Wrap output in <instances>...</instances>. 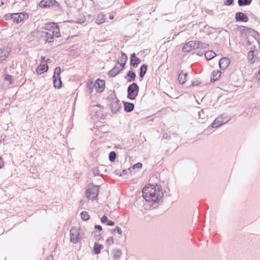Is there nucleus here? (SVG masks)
Masks as SVG:
<instances>
[{
  "mask_svg": "<svg viewBox=\"0 0 260 260\" xmlns=\"http://www.w3.org/2000/svg\"><path fill=\"white\" fill-rule=\"evenodd\" d=\"M142 193L143 197L146 201L152 202L153 208H156L158 206L163 196V193L160 192V189L156 184L145 186L142 190Z\"/></svg>",
  "mask_w": 260,
  "mask_h": 260,
  "instance_id": "nucleus-1",
  "label": "nucleus"
},
{
  "mask_svg": "<svg viewBox=\"0 0 260 260\" xmlns=\"http://www.w3.org/2000/svg\"><path fill=\"white\" fill-rule=\"evenodd\" d=\"M107 100H108L109 102V106L110 108L112 114H115L117 113L121 109L120 101L117 98L114 91H112V92L109 94L107 98Z\"/></svg>",
  "mask_w": 260,
  "mask_h": 260,
  "instance_id": "nucleus-2",
  "label": "nucleus"
},
{
  "mask_svg": "<svg viewBox=\"0 0 260 260\" xmlns=\"http://www.w3.org/2000/svg\"><path fill=\"white\" fill-rule=\"evenodd\" d=\"M231 119V118L225 114H223L217 117L211 123V124L208 127V129L210 128H218L223 124H225Z\"/></svg>",
  "mask_w": 260,
  "mask_h": 260,
  "instance_id": "nucleus-3",
  "label": "nucleus"
},
{
  "mask_svg": "<svg viewBox=\"0 0 260 260\" xmlns=\"http://www.w3.org/2000/svg\"><path fill=\"white\" fill-rule=\"evenodd\" d=\"M139 91V86L135 82L129 85L127 89V98L130 100H136Z\"/></svg>",
  "mask_w": 260,
  "mask_h": 260,
  "instance_id": "nucleus-4",
  "label": "nucleus"
},
{
  "mask_svg": "<svg viewBox=\"0 0 260 260\" xmlns=\"http://www.w3.org/2000/svg\"><path fill=\"white\" fill-rule=\"evenodd\" d=\"M40 32L42 31L35 30L28 36V40L32 45L37 46L41 43Z\"/></svg>",
  "mask_w": 260,
  "mask_h": 260,
  "instance_id": "nucleus-5",
  "label": "nucleus"
},
{
  "mask_svg": "<svg viewBox=\"0 0 260 260\" xmlns=\"http://www.w3.org/2000/svg\"><path fill=\"white\" fill-rule=\"evenodd\" d=\"M99 192V186L91 184L86 190L87 198L93 200L98 197Z\"/></svg>",
  "mask_w": 260,
  "mask_h": 260,
  "instance_id": "nucleus-6",
  "label": "nucleus"
},
{
  "mask_svg": "<svg viewBox=\"0 0 260 260\" xmlns=\"http://www.w3.org/2000/svg\"><path fill=\"white\" fill-rule=\"evenodd\" d=\"M29 15L25 12L14 13L13 22L18 23L27 19Z\"/></svg>",
  "mask_w": 260,
  "mask_h": 260,
  "instance_id": "nucleus-7",
  "label": "nucleus"
},
{
  "mask_svg": "<svg viewBox=\"0 0 260 260\" xmlns=\"http://www.w3.org/2000/svg\"><path fill=\"white\" fill-rule=\"evenodd\" d=\"M39 34L41 35V42L51 43L54 41V36L52 33L46 31H42V32H40Z\"/></svg>",
  "mask_w": 260,
  "mask_h": 260,
  "instance_id": "nucleus-8",
  "label": "nucleus"
},
{
  "mask_svg": "<svg viewBox=\"0 0 260 260\" xmlns=\"http://www.w3.org/2000/svg\"><path fill=\"white\" fill-rule=\"evenodd\" d=\"M58 6L59 4L55 0H42L39 4L41 8H46L52 6Z\"/></svg>",
  "mask_w": 260,
  "mask_h": 260,
  "instance_id": "nucleus-9",
  "label": "nucleus"
},
{
  "mask_svg": "<svg viewBox=\"0 0 260 260\" xmlns=\"http://www.w3.org/2000/svg\"><path fill=\"white\" fill-rule=\"evenodd\" d=\"M94 84L96 92L101 93L104 91L105 86V82L104 80L98 78Z\"/></svg>",
  "mask_w": 260,
  "mask_h": 260,
  "instance_id": "nucleus-10",
  "label": "nucleus"
},
{
  "mask_svg": "<svg viewBox=\"0 0 260 260\" xmlns=\"http://www.w3.org/2000/svg\"><path fill=\"white\" fill-rule=\"evenodd\" d=\"M79 232L75 228H72L70 230V241L74 243H77L78 241Z\"/></svg>",
  "mask_w": 260,
  "mask_h": 260,
  "instance_id": "nucleus-11",
  "label": "nucleus"
},
{
  "mask_svg": "<svg viewBox=\"0 0 260 260\" xmlns=\"http://www.w3.org/2000/svg\"><path fill=\"white\" fill-rule=\"evenodd\" d=\"M129 59L130 65L134 68H137L141 61V59L136 56L135 53H133L131 54Z\"/></svg>",
  "mask_w": 260,
  "mask_h": 260,
  "instance_id": "nucleus-12",
  "label": "nucleus"
},
{
  "mask_svg": "<svg viewBox=\"0 0 260 260\" xmlns=\"http://www.w3.org/2000/svg\"><path fill=\"white\" fill-rule=\"evenodd\" d=\"M235 20L237 22H246L249 20V18L247 15L241 12H237L235 14Z\"/></svg>",
  "mask_w": 260,
  "mask_h": 260,
  "instance_id": "nucleus-13",
  "label": "nucleus"
},
{
  "mask_svg": "<svg viewBox=\"0 0 260 260\" xmlns=\"http://www.w3.org/2000/svg\"><path fill=\"white\" fill-rule=\"evenodd\" d=\"M127 59L128 57L127 55L124 52L121 51V56L120 57L119 61L117 62V64H119V66L123 70L125 68Z\"/></svg>",
  "mask_w": 260,
  "mask_h": 260,
  "instance_id": "nucleus-14",
  "label": "nucleus"
},
{
  "mask_svg": "<svg viewBox=\"0 0 260 260\" xmlns=\"http://www.w3.org/2000/svg\"><path fill=\"white\" fill-rule=\"evenodd\" d=\"M230 63V60L228 57H222L219 60V66L220 69H225Z\"/></svg>",
  "mask_w": 260,
  "mask_h": 260,
  "instance_id": "nucleus-15",
  "label": "nucleus"
},
{
  "mask_svg": "<svg viewBox=\"0 0 260 260\" xmlns=\"http://www.w3.org/2000/svg\"><path fill=\"white\" fill-rule=\"evenodd\" d=\"M123 69L116 64L109 73L108 75L111 77H114L117 76Z\"/></svg>",
  "mask_w": 260,
  "mask_h": 260,
  "instance_id": "nucleus-16",
  "label": "nucleus"
},
{
  "mask_svg": "<svg viewBox=\"0 0 260 260\" xmlns=\"http://www.w3.org/2000/svg\"><path fill=\"white\" fill-rule=\"evenodd\" d=\"M10 52V49L9 48H0V57L2 58L1 60H5L9 56Z\"/></svg>",
  "mask_w": 260,
  "mask_h": 260,
  "instance_id": "nucleus-17",
  "label": "nucleus"
},
{
  "mask_svg": "<svg viewBox=\"0 0 260 260\" xmlns=\"http://www.w3.org/2000/svg\"><path fill=\"white\" fill-rule=\"evenodd\" d=\"M193 44V41H190L185 43L182 47V51L184 52H187L194 50V46H192Z\"/></svg>",
  "mask_w": 260,
  "mask_h": 260,
  "instance_id": "nucleus-18",
  "label": "nucleus"
},
{
  "mask_svg": "<svg viewBox=\"0 0 260 260\" xmlns=\"http://www.w3.org/2000/svg\"><path fill=\"white\" fill-rule=\"evenodd\" d=\"M136 77V73L132 69L128 71L125 78L127 79L128 82H131L135 80Z\"/></svg>",
  "mask_w": 260,
  "mask_h": 260,
  "instance_id": "nucleus-19",
  "label": "nucleus"
},
{
  "mask_svg": "<svg viewBox=\"0 0 260 260\" xmlns=\"http://www.w3.org/2000/svg\"><path fill=\"white\" fill-rule=\"evenodd\" d=\"M48 66L47 64H40L36 68V72L39 74H42L47 71Z\"/></svg>",
  "mask_w": 260,
  "mask_h": 260,
  "instance_id": "nucleus-20",
  "label": "nucleus"
},
{
  "mask_svg": "<svg viewBox=\"0 0 260 260\" xmlns=\"http://www.w3.org/2000/svg\"><path fill=\"white\" fill-rule=\"evenodd\" d=\"M124 110L126 112H131L134 109V104L128 102H123Z\"/></svg>",
  "mask_w": 260,
  "mask_h": 260,
  "instance_id": "nucleus-21",
  "label": "nucleus"
},
{
  "mask_svg": "<svg viewBox=\"0 0 260 260\" xmlns=\"http://www.w3.org/2000/svg\"><path fill=\"white\" fill-rule=\"evenodd\" d=\"M221 74V73L220 71L218 70L214 71L211 74V82H214L215 81L218 80L220 78Z\"/></svg>",
  "mask_w": 260,
  "mask_h": 260,
  "instance_id": "nucleus-22",
  "label": "nucleus"
},
{
  "mask_svg": "<svg viewBox=\"0 0 260 260\" xmlns=\"http://www.w3.org/2000/svg\"><path fill=\"white\" fill-rule=\"evenodd\" d=\"M187 76V73H183V71H181L178 77V81L181 84H183L186 81V77Z\"/></svg>",
  "mask_w": 260,
  "mask_h": 260,
  "instance_id": "nucleus-23",
  "label": "nucleus"
},
{
  "mask_svg": "<svg viewBox=\"0 0 260 260\" xmlns=\"http://www.w3.org/2000/svg\"><path fill=\"white\" fill-rule=\"evenodd\" d=\"M148 69V66L146 64H143L140 68L139 76L142 80L146 74Z\"/></svg>",
  "mask_w": 260,
  "mask_h": 260,
  "instance_id": "nucleus-24",
  "label": "nucleus"
},
{
  "mask_svg": "<svg viewBox=\"0 0 260 260\" xmlns=\"http://www.w3.org/2000/svg\"><path fill=\"white\" fill-rule=\"evenodd\" d=\"M106 20V15L103 13L99 14L95 19V23L98 24H101L105 22Z\"/></svg>",
  "mask_w": 260,
  "mask_h": 260,
  "instance_id": "nucleus-25",
  "label": "nucleus"
},
{
  "mask_svg": "<svg viewBox=\"0 0 260 260\" xmlns=\"http://www.w3.org/2000/svg\"><path fill=\"white\" fill-rule=\"evenodd\" d=\"M53 81L55 88L59 89L62 87V81L61 78L53 77Z\"/></svg>",
  "mask_w": 260,
  "mask_h": 260,
  "instance_id": "nucleus-26",
  "label": "nucleus"
},
{
  "mask_svg": "<svg viewBox=\"0 0 260 260\" xmlns=\"http://www.w3.org/2000/svg\"><path fill=\"white\" fill-rule=\"evenodd\" d=\"M104 246L101 244L94 243L93 247V251L95 254H98L101 253V250L103 248Z\"/></svg>",
  "mask_w": 260,
  "mask_h": 260,
  "instance_id": "nucleus-27",
  "label": "nucleus"
},
{
  "mask_svg": "<svg viewBox=\"0 0 260 260\" xmlns=\"http://www.w3.org/2000/svg\"><path fill=\"white\" fill-rule=\"evenodd\" d=\"M216 53L212 50H209L205 53V56L207 60H211L215 57Z\"/></svg>",
  "mask_w": 260,
  "mask_h": 260,
  "instance_id": "nucleus-28",
  "label": "nucleus"
},
{
  "mask_svg": "<svg viewBox=\"0 0 260 260\" xmlns=\"http://www.w3.org/2000/svg\"><path fill=\"white\" fill-rule=\"evenodd\" d=\"M252 2V0H238V4L239 6L243 7L246 6L250 5Z\"/></svg>",
  "mask_w": 260,
  "mask_h": 260,
  "instance_id": "nucleus-29",
  "label": "nucleus"
},
{
  "mask_svg": "<svg viewBox=\"0 0 260 260\" xmlns=\"http://www.w3.org/2000/svg\"><path fill=\"white\" fill-rule=\"evenodd\" d=\"M52 29L51 33L53 34L54 37L58 38L60 36L59 28L57 25L53 26Z\"/></svg>",
  "mask_w": 260,
  "mask_h": 260,
  "instance_id": "nucleus-30",
  "label": "nucleus"
},
{
  "mask_svg": "<svg viewBox=\"0 0 260 260\" xmlns=\"http://www.w3.org/2000/svg\"><path fill=\"white\" fill-rule=\"evenodd\" d=\"M248 57L249 61L251 64H253L255 62L254 52L253 50H250L248 52Z\"/></svg>",
  "mask_w": 260,
  "mask_h": 260,
  "instance_id": "nucleus-31",
  "label": "nucleus"
},
{
  "mask_svg": "<svg viewBox=\"0 0 260 260\" xmlns=\"http://www.w3.org/2000/svg\"><path fill=\"white\" fill-rule=\"evenodd\" d=\"M86 88L87 91L89 93H91L92 92L93 88H95L94 84L93 83L92 81H89L86 84Z\"/></svg>",
  "mask_w": 260,
  "mask_h": 260,
  "instance_id": "nucleus-32",
  "label": "nucleus"
},
{
  "mask_svg": "<svg viewBox=\"0 0 260 260\" xmlns=\"http://www.w3.org/2000/svg\"><path fill=\"white\" fill-rule=\"evenodd\" d=\"M207 110V109H203L199 112L198 115L200 119H205L208 116L206 112Z\"/></svg>",
  "mask_w": 260,
  "mask_h": 260,
  "instance_id": "nucleus-33",
  "label": "nucleus"
},
{
  "mask_svg": "<svg viewBox=\"0 0 260 260\" xmlns=\"http://www.w3.org/2000/svg\"><path fill=\"white\" fill-rule=\"evenodd\" d=\"M80 216L81 219L84 221H87L90 218V216L88 213L87 211H85L81 212V213H80Z\"/></svg>",
  "mask_w": 260,
  "mask_h": 260,
  "instance_id": "nucleus-34",
  "label": "nucleus"
},
{
  "mask_svg": "<svg viewBox=\"0 0 260 260\" xmlns=\"http://www.w3.org/2000/svg\"><path fill=\"white\" fill-rule=\"evenodd\" d=\"M61 68L60 67H57L54 70V74L53 77L60 78V75L61 74Z\"/></svg>",
  "mask_w": 260,
  "mask_h": 260,
  "instance_id": "nucleus-35",
  "label": "nucleus"
},
{
  "mask_svg": "<svg viewBox=\"0 0 260 260\" xmlns=\"http://www.w3.org/2000/svg\"><path fill=\"white\" fill-rule=\"evenodd\" d=\"M116 157V153L115 151H111L109 154V159L110 161L113 162L115 160Z\"/></svg>",
  "mask_w": 260,
  "mask_h": 260,
  "instance_id": "nucleus-36",
  "label": "nucleus"
},
{
  "mask_svg": "<svg viewBox=\"0 0 260 260\" xmlns=\"http://www.w3.org/2000/svg\"><path fill=\"white\" fill-rule=\"evenodd\" d=\"M248 35L252 36L255 39H256V38L259 37V34L257 31L251 28L250 31H249V32L248 34Z\"/></svg>",
  "mask_w": 260,
  "mask_h": 260,
  "instance_id": "nucleus-37",
  "label": "nucleus"
},
{
  "mask_svg": "<svg viewBox=\"0 0 260 260\" xmlns=\"http://www.w3.org/2000/svg\"><path fill=\"white\" fill-rule=\"evenodd\" d=\"M121 255V251L120 249H116L113 252V257L114 259L119 258Z\"/></svg>",
  "mask_w": 260,
  "mask_h": 260,
  "instance_id": "nucleus-38",
  "label": "nucleus"
},
{
  "mask_svg": "<svg viewBox=\"0 0 260 260\" xmlns=\"http://www.w3.org/2000/svg\"><path fill=\"white\" fill-rule=\"evenodd\" d=\"M110 232L111 234H114L115 232H116L119 235H121L122 233L121 228L118 226H116L115 229H112L110 230Z\"/></svg>",
  "mask_w": 260,
  "mask_h": 260,
  "instance_id": "nucleus-39",
  "label": "nucleus"
},
{
  "mask_svg": "<svg viewBox=\"0 0 260 260\" xmlns=\"http://www.w3.org/2000/svg\"><path fill=\"white\" fill-rule=\"evenodd\" d=\"M4 79L6 81H9L10 84H12L13 82V77L9 74H5Z\"/></svg>",
  "mask_w": 260,
  "mask_h": 260,
  "instance_id": "nucleus-40",
  "label": "nucleus"
},
{
  "mask_svg": "<svg viewBox=\"0 0 260 260\" xmlns=\"http://www.w3.org/2000/svg\"><path fill=\"white\" fill-rule=\"evenodd\" d=\"M5 19L7 20H12L13 21L14 13H8L5 15Z\"/></svg>",
  "mask_w": 260,
  "mask_h": 260,
  "instance_id": "nucleus-41",
  "label": "nucleus"
},
{
  "mask_svg": "<svg viewBox=\"0 0 260 260\" xmlns=\"http://www.w3.org/2000/svg\"><path fill=\"white\" fill-rule=\"evenodd\" d=\"M241 27L243 28V29L242 30V32L246 34H248L249 32V31H250L251 30V28L247 27L246 26H242Z\"/></svg>",
  "mask_w": 260,
  "mask_h": 260,
  "instance_id": "nucleus-42",
  "label": "nucleus"
},
{
  "mask_svg": "<svg viewBox=\"0 0 260 260\" xmlns=\"http://www.w3.org/2000/svg\"><path fill=\"white\" fill-rule=\"evenodd\" d=\"M142 167V164L141 162H137L134 165V166L132 167V169L134 170L135 169H141Z\"/></svg>",
  "mask_w": 260,
  "mask_h": 260,
  "instance_id": "nucleus-43",
  "label": "nucleus"
},
{
  "mask_svg": "<svg viewBox=\"0 0 260 260\" xmlns=\"http://www.w3.org/2000/svg\"><path fill=\"white\" fill-rule=\"evenodd\" d=\"M208 44L206 43H204V42H201L200 41V46H199V48H201V49H205L208 46Z\"/></svg>",
  "mask_w": 260,
  "mask_h": 260,
  "instance_id": "nucleus-44",
  "label": "nucleus"
},
{
  "mask_svg": "<svg viewBox=\"0 0 260 260\" xmlns=\"http://www.w3.org/2000/svg\"><path fill=\"white\" fill-rule=\"evenodd\" d=\"M234 0H225L224 4L225 5L229 6L233 4Z\"/></svg>",
  "mask_w": 260,
  "mask_h": 260,
  "instance_id": "nucleus-45",
  "label": "nucleus"
},
{
  "mask_svg": "<svg viewBox=\"0 0 260 260\" xmlns=\"http://www.w3.org/2000/svg\"><path fill=\"white\" fill-rule=\"evenodd\" d=\"M193 44L192 46H194V49L199 48V46L200 44V41H193Z\"/></svg>",
  "mask_w": 260,
  "mask_h": 260,
  "instance_id": "nucleus-46",
  "label": "nucleus"
},
{
  "mask_svg": "<svg viewBox=\"0 0 260 260\" xmlns=\"http://www.w3.org/2000/svg\"><path fill=\"white\" fill-rule=\"evenodd\" d=\"M106 242L108 245H112L113 244V238L112 237H109L107 240Z\"/></svg>",
  "mask_w": 260,
  "mask_h": 260,
  "instance_id": "nucleus-47",
  "label": "nucleus"
},
{
  "mask_svg": "<svg viewBox=\"0 0 260 260\" xmlns=\"http://www.w3.org/2000/svg\"><path fill=\"white\" fill-rule=\"evenodd\" d=\"M108 220V217L106 215H104L103 216H102V217L101 219V221L103 223H105L106 222H107Z\"/></svg>",
  "mask_w": 260,
  "mask_h": 260,
  "instance_id": "nucleus-48",
  "label": "nucleus"
},
{
  "mask_svg": "<svg viewBox=\"0 0 260 260\" xmlns=\"http://www.w3.org/2000/svg\"><path fill=\"white\" fill-rule=\"evenodd\" d=\"M201 83V82L199 81L198 80H196L192 82L191 85L193 86H199Z\"/></svg>",
  "mask_w": 260,
  "mask_h": 260,
  "instance_id": "nucleus-49",
  "label": "nucleus"
},
{
  "mask_svg": "<svg viewBox=\"0 0 260 260\" xmlns=\"http://www.w3.org/2000/svg\"><path fill=\"white\" fill-rule=\"evenodd\" d=\"M131 169V168H129L128 169V170H123L122 172V173L120 174V176H122V175H124L125 174H126L128 172H129L130 173H131V171H130Z\"/></svg>",
  "mask_w": 260,
  "mask_h": 260,
  "instance_id": "nucleus-50",
  "label": "nucleus"
},
{
  "mask_svg": "<svg viewBox=\"0 0 260 260\" xmlns=\"http://www.w3.org/2000/svg\"><path fill=\"white\" fill-rule=\"evenodd\" d=\"M92 235L94 236V237H100L101 236V234H99L98 232L96 231H93L92 232Z\"/></svg>",
  "mask_w": 260,
  "mask_h": 260,
  "instance_id": "nucleus-51",
  "label": "nucleus"
},
{
  "mask_svg": "<svg viewBox=\"0 0 260 260\" xmlns=\"http://www.w3.org/2000/svg\"><path fill=\"white\" fill-rule=\"evenodd\" d=\"M94 229L98 230L100 231H101L102 230V227L100 225H94Z\"/></svg>",
  "mask_w": 260,
  "mask_h": 260,
  "instance_id": "nucleus-52",
  "label": "nucleus"
},
{
  "mask_svg": "<svg viewBox=\"0 0 260 260\" xmlns=\"http://www.w3.org/2000/svg\"><path fill=\"white\" fill-rule=\"evenodd\" d=\"M114 224H115L114 221H113L112 220H108V221H107V225H108L112 226V225H114Z\"/></svg>",
  "mask_w": 260,
  "mask_h": 260,
  "instance_id": "nucleus-53",
  "label": "nucleus"
},
{
  "mask_svg": "<svg viewBox=\"0 0 260 260\" xmlns=\"http://www.w3.org/2000/svg\"><path fill=\"white\" fill-rule=\"evenodd\" d=\"M4 166V162L3 160V158L1 156H0V169L2 168Z\"/></svg>",
  "mask_w": 260,
  "mask_h": 260,
  "instance_id": "nucleus-54",
  "label": "nucleus"
},
{
  "mask_svg": "<svg viewBox=\"0 0 260 260\" xmlns=\"http://www.w3.org/2000/svg\"><path fill=\"white\" fill-rule=\"evenodd\" d=\"M99 171L98 170H94L93 174L94 176H98L99 175Z\"/></svg>",
  "mask_w": 260,
  "mask_h": 260,
  "instance_id": "nucleus-55",
  "label": "nucleus"
},
{
  "mask_svg": "<svg viewBox=\"0 0 260 260\" xmlns=\"http://www.w3.org/2000/svg\"><path fill=\"white\" fill-rule=\"evenodd\" d=\"M116 148H120V149H121V147L120 145H118L117 146H116Z\"/></svg>",
  "mask_w": 260,
  "mask_h": 260,
  "instance_id": "nucleus-56",
  "label": "nucleus"
},
{
  "mask_svg": "<svg viewBox=\"0 0 260 260\" xmlns=\"http://www.w3.org/2000/svg\"><path fill=\"white\" fill-rule=\"evenodd\" d=\"M83 21H81V20H78V21L77 22V23H83Z\"/></svg>",
  "mask_w": 260,
  "mask_h": 260,
  "instance_id": "nucleus-57",
  "label": "nucleus"
},
{
  "mask_svg": "<svg viewBox=\"0 0 260 260\" xmlns=\"http://www.w3.org/2000/svg\"><path fill=\"white\" fill-rule=\"evenodd\" d=\"M50 62V60L49 59H48L46 60V62L47 63H49Z\"/></svg>",
  "mask_w": 260,
  "mask_h": 260,
  "instance_id": "nucleus-58",
  "label": "nucleus"
},
{
  "mask_svg": "<svg viewBox=\"0 0 260 260\" xmlns=\"http://www.w3.org/2000/svg\"><path fill=\"white\" fill-rule=\"evenodd\" d=\"M113 18H114V16H110V19H113Z\"/></svg>",
  "mask_w": 260,
  "mask_h": 260,
  "instance_id": "nucleus-59",
  "label": "nucleus"
},
{
  "mask_svg": "<svg viewBox=\"0 0 260 260\" xmlns=\"http://www.w3.org/2000/svg\"><path fill=\"white\" fill-rule=\"evenodd\" d=\"M1 59H2V58L0 57V63H1L4 61V60H1Z\"/></svg>",
  "mask_w": 260,
  "mask_h": 260,
  "instance_id": "nucleus-60",
  "label": "nucleus"
},
{
  "mask_svg": "<svg viewBox=\"0 0 260 260\" xmlns=\"http://www.w3.org/2000/svg\"><path fill=\"white\" fill-rule=\"evenodd\" d=\"M95 106H96V107H101V105H100L98 104V105H95Z\"/></svg>",
  "mask_w": 260,
  "mask_h": 260,
  "instance_id": "nucleus-61",
  "label": "nucleus"
},
{
  "mask_svg": "<svg viewBox=\"0 0 260 260\" xmlns=\"http://www.w3.org/2000/svg\"><path fill=\"white\" fill-rule=\"evenodd\" d=\"M42 60H44V59H45V57H44V56H42Z\"/></svg>",
  "mask_w": 260,
  "mask_h": 260,
  "instance_id": "nucleus-62",
  "label": "nucleus"
},
{
  "mask_svg": "<svg viewBox=\"0 0 260 260\" xmlns=\"http://www.w3.org/2000/svg\"><path fill=\"white\" fill-rule=\"evenodd\" d=\"M258 75H259V76L260 77V69L259 70V71H258Z\"/></svg>",
  "mask_w": 260,
  "mask_h": 260,
  "instance_id": "nucleus-63",
  "label": "nucleus"
},
{
  "mask_svg": "<svg viewBox=\"0 0 260 260\" xmlns=\"http://www.w3.org/2000/svg\"><path fill=\"white\" fill-rule=\"evenodd\" d=\"M166 196H170V194H167V193H166Z\"/></svg>",
  "mask_w": 260,
  "mask_h": 260,
  "instance_id": "nucleus-64",
  "label": "nucleus"
}]
</instances>
